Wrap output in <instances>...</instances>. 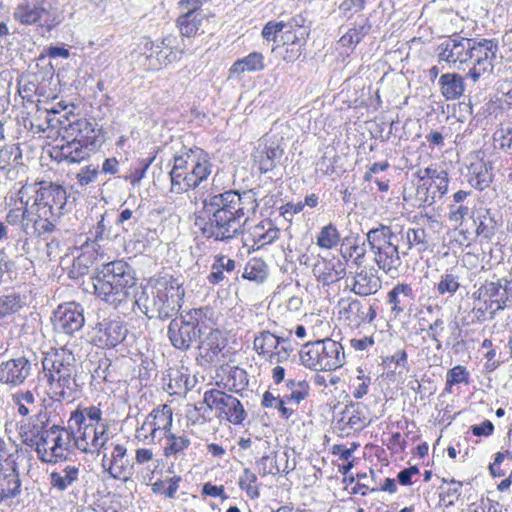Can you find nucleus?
<instances>
[{"mask_svg": "<svg viewBox=\"0 0 512 512\" xmlns=\"http://www.w3.org/2000/svg\"><path fill=\"white\" fill-rule=\"evenodd\" d=\"M473 39L449 38L439 46V60L449 65L468 64Z\"/></svg>", "mask_w": 512, "mask_h": 512, "instance_id": "18", "label": "nucleus"}, {"mask_svg": "<svg viewBox=\"0 0 512 512\" xmlns=\"http://www.w3.org/2000/svg\"><path fill=\"white\" fill-rule=\"evenodd\" d=\"M83 312V308L75 302L59 305L52 319L54 329L69 335L79 331L85 322Z\"/></svg>", "mask_w": 512, "mask_h": 512, "instance_id": "17", "label": "nucleus"}, {"mask_svg": "<svg viewBox=\"0 0 512 512\" xmlns=\"http://www.w3.org/2000/svg\"><path fill=\"white\" fill-rule=\"evenodd\" d=\"M180 477H172L168 481L158 480L151 486L152 491L157 494H164L168 498H174L179 488Z\"/></svg>", "mask_w": 512, "mask_h": 512, "instance_id": "56", "label": "nucleus"}, {"mask_svg": "<svg viewBox=\"0 0 512 512\" xmlns=\"http://www.w3.org/2000/svg\"><path fill=\"white\" fill-rule=\"evenodd\" d=\"M371 23L368 18H361L356 21L352 28H350L339 39V44L342 47L353 48L370 32Z\"/></svg>", "mask_w": 512, "mask_h": 512, "instance_id": "41", "label": "nucleus"}, {"mask_svg": "<svg viewBox=\"0 0 512 512\" xmlns=\"http://www.w3.org/2000/svg\"><path fill=\"white\" fill-rule=\"evenodd\" d=\"M459 276L453 269L445 271L441 274L439 282L436 285V290L439 295H453L459 289Z\"/></svg>", "mask_w": 512, "mask_h": 512, "instance_id": "50", "label": "nucleus"}, {"mask_svg": "<svg viewBox=\"0 0 512 512\" xmlns=\"http://www.w3.org/2000/svg\"><path fill=\"white\" fill-rule=\"evenodd\" d=\"M394 237L395 246L400 251V257L408 255L409 251L413 250L409 243H407L406 232L403 229L400 231H393L391 229V238Z\"/></svg>", "mask_w": 512, "mask_h": 512, "instance_id": "64", "label": "nucleus"}, {"mask_svg": "<svg viewBox=\"0 0 512 512\" xmlns=\"http://www.w3.org/2000/svg\"><path fill=\"white\" fill-rule=\"evenodd\" d=\"M20 492L21 481L15 470L8 474H0V503L15 498Z\"/></svg>", "mask_w": 512, "mask_h": 512, "instance_id": "43", "label": "nucleus"}, {"mask_svg": "<svg viewBox=\"0 0 512 512\" xmlns=\"http://www.w3.org/2000/svg\"><path fill=\"white\" fill-rule=\"evenodd\" d=\"M286 34H288L286 44L291 41V47L286 48L283 55V60L286 62H294L301 55L300 45L296 42L297 37L292 33V31L288 30Z\"/></svg>", "mask_w": 512, "mask_h": 512, "instance_id": "61", "label": "nucleus"}, {"mask_svg": "<svg viewBox=\"0 0 512 512\" xmlns=\"http://www.w3.org/2000/svg\"><path fill=\"white\" fill-rule=\"evenodd\" d=\"M441 93L446 100H455L465 90L463 77L457 73H446L439 78Z\"/></svg>", "mask_w": 512, "mask_h": 512, "instance_id": "37", "label": "nucleus"}, {"mask_svg": "<svg viewBox=\"0 0 512 512\" xmlns=\"http://www.w3.org/2000/svg\"><path fill=\"white\" fill-rule=\"evenodd\" d=\"M203 402L210 410H215L216 416L232 424H242L247 417L241 402L233 395L221 390L211 389L204 393Z\"/></svg>", "mask_w": 512, "mask_h": 512, "instance_id": "14", "label": "nucleus"}, {"mask_svg": "<svg viewBox=\"0 0 512 512\" xmlns=\"http://www.w3.org/2000/svg\"><path fill=\"white\" fill-rule=\"evenodd\" d=\"M12 402L17 406V412L23 417H27L36 409V399L32 391H17L11 396Z\"/></svg>", "mask_w": 512, "mask_h": 512, "instance_id": "48", "label": "nucleus"}, {"mask_svg": "<svg viewBox=\"0 0 512 512\" xmlns=\"http://www.w3.org/2000/svg\"><path fill=\"white\" fill-rule=\"evenodd\" d=\"M169 382L167 384L168 391L170 394H180L187 391L188 388V376L182 374L178 370H172L169 374Z\"/></svg>", "mask_w": 512, "mask_h": 512, "instance_id": "55", "label": "nucleus"}, {"mask_svg": "<svg viewBox=\"0 0 512 512\" xmlns=\"http://www.w3.org/2000/svg\"><path fill=\"white\" fill-rule=\"evenodd\" d=\"M236 263L233 259L227 256H217L211 266V272L208 275V281L211 284H219L226 278V273H232L235 269Z\"/></svg>", "mask_w": 512, "mask_h": 512, "instance_id": "45", "label": "nucleus"}, {"mask_svg": "<svg viewBox=\"0 0 512 512\" xmlns=\"http://www.w3.org/2000/svg\"><path fill=\"white\" fill-rule=\"evenodd\" d=\"M75 362L73 353L65 348L51 349L45 354L42 366L50 399L61 402L74 396L77 388Z\"/></svg>", "mask_w": 512, "mask_h": 512, "instance_id": "4", "label": "nucleus"}, {"mask_svg": "<svg viewBox=\"0 0 512 512\" xmlns=\"http://www.w3.org/2000/svg\"><path fill=\"white\" fill-rule=\"evenodd\" d=\"M292 31V26L285 22L269 21L262 29L261 35L266 41H273L276 43L282 42L286 44L287 35L286 32Z\"/></svg>", "mask_w": 512, "mask_h": 512, "instance_id": "46", "label": "nucleus"}, {"mask_svg": "<svg viewBox=\"0 0 512 512\" xmlns=\"http://www.w3.org/2000/svg\"><path fill=\"white\" fill-rule=\"evenodd\" d=\"M497 52L498 45L493 40H473L469 54L468 64L470 68L467 77L476 83L481 78L489 76L493 72V62L496 59Z\"/></svg>", "mask_w": 512, "mask_h": 512, "instance_id": "13", "label": "nucleus"}, {"mask_svg": "<svg viewBox=\"0 0 512 512\" xmlns=\"http://www.w3.org/2000/svg\"><path fill=\"white\" fill-rule=\"evenodd\" d=\"M313 274L323 285H330L346 275V267L339 259L321 258L313 266Z\"/></svg>", "mask_w": 512, "mask_h": 512, "instance_id": "24", "label": "nucleus"}, {"mask_svg": "<svg viewBox=\"0 0 512 512\" xmlns=\"http://www.w3.org/2000/svg\"><path fill=\"white\" fill-rule=\"evenodd\" d=\"M71 430L62 431V433H58V435L54 438V444L50 447V457H46L44 462L46 463H55L58 459H63L66 457V453L69 451L71 443H74V430L70 426Z\"/></svg>", "mask_w": 512, "mask_h": 512, "instance_id": "38", "label": "nucleus"}, {"mask_svg": "<svg viewBox=\"0 0 512 512\" xmlns=\"http://www.w3.org/2000/svg\"><path fill=\"white\" fill-rule=\"evenodd\" d=\"M202 315L201 309H194L186 315L171 320L167 335L174 348L187 351L201 337L203 334L200 326Z\"/></svg>", "mask_w": 512, "mask_h": 512, "instance_id": "12", "label": "nucleus"}, {"mask_svg": "<svg viewBox=\"0 0 512 512\" xmlns=\"http://www.w3.org/2000/svg\"><path fill=\"white\" fill-rule=\"evenodd\" d=\"M253 347L259 356L271 364L288 360L293 351L288 339L276 336L268 330L261 331L254 338Z\"/></svg>", "mask_w": 512, "mask_h": 512, "instance_id": "15", "label": "nucleus"}, {"mask_svg": "<svg viewBox=\"0 0 512 512\" xmlns=\"http://www.w3.org/2000/svg\"><path fill=\"white\" fill-rule=\"evenodd\" d=\"M79 475V466L66 465L63 469L50 473L51 487L63 492L79 480Z\"/></svg>", "mask_w": 512, "mask_h": 512, "instance_id": "35", "label": "nucleus"}, {"mask_svg": "<svg viewBox=\"0 0 512 512\" xmlns=\"http://www.w3.org/2000/svg\"><path fill=\"white\" fill-rule=\"evenodd\" d=\"M174 37L167 36L162 39L161 43H154L146 37L139 40L135 53L138 54V60L145 70H159L163 66L177 61L183 55V51H174L171 44Z\"/></svg>", "mask_w": 512, "mask_h": 512, "instance_id": "11", "label": "nucleus"}, {"mask_svg": "<svg viewBox=\"0 0 512 512\" xmlns=\"http://www.w3.org/2000/svg\"><path fill=\"white\" fill-rule=\"evenodd\" d=\"M265 68L264 56L259 52H252L233 63L230 75H241L245 72H258Z\"/></svg>", "mask_w": 512, "mask_h": 512, "instance_id": "39", "label": "nucleus"}, {"mask_svg": "<svg viewBox=\"0 0 512 512\" xmlns=\"http://www.w3.org/2000/svg\"><path fill=\"white\" fill-rule=\"evenodd\" d=\"M365 0H344L339 5V11L344 17L350 18L361 12L365 7Z\"/></svg>", "mask_w": 512, "mask_h": 512, "instance_id": "60", "label": "nucleus"}, {"mask_svg": "<svg viewBox=\"0 0 512 512\" xmlns=\"http://www.w3.org/2000/svg\"><path fill=\"white\" fill-rule=\"evenodd\" d=\"M31 370L32 364L24 356L3 361L0 364V383L12 387L19 386L25 382Z\"/></svg>", "mask_w": 512, "mask_h": 512, "instance_id": "19", "label": "nucleus"}, {"mask_svg": "<svg viewBox=\"0 0 512 512\" xmlns=\"http://www.w3.org/2000/svg\"><path fill=\"white\" fill-rule=\"evenodd\" d=\"M49 15L45 0H20L13 11V18L22 25H38Z\"/></svg>", "mask_w": 512, "mask_h": 512, "instance_id": "22", "label": "nucleus"}, {"mask_svg": "<svg viewBox=\"0 0 512 512\" xmlns=\"http://www.w3.org/2000/svg\"><path fill=\"white\" fill-rule=\"evenodd\" d=\"M478 300H483L485 303L490 301V304H496V308L492 312V316L496 310L503 309L508 301V293L506 286L502 284L501 280L486 281L475 293Z\"/></svg>", "mask_w": 512, "mask_h": 512, "instance_id": "27", "label": "nucleus"}, {"mask_svg": "<svg viewBox=\"0 0 512 512\" xmlns=\"http://www.w3.org/2000/svg\"><path fill=\"white\" fill-rule=\"evenodd\" d=\"M208 21L206 13H182L176 20L177 27L184 37H194L203 31L204 23Z\"/></svg>", "mask_w": 512, "mask_h": 512, "instance_id": "33", "label": "nucleus"}, {"mask_svg": "<svg viewBox=\"0 0 512 512\" xmlns=\"http://www.w3.org/2000/svg\"><path fill=\"white\" fill-rule=\"evenodd\" d=\"M444 331V321L442 318L435 319L428 327L427 334L431 340L435 343L436 348L440 350L442 348V342L440 337Z\"/></svg>", "mask_w": 512, "mask_h": 512, "instance_id": "62", "label": "nucleus"}, {"mask_svg": "<svg viewBox=\"0 0 512 512\" xmlns=\"http://www.w3.org/2000/svg\"><path fill=\"white\" fill-rule=\"evenodd\" d=\"M46 422L41 420L40 415L26 418L18 423L19 436L26 446L34 447L39 441H46Z\"/></svg>", "mask_w": 512, "mask_h": 512, "instance_id": "26", "label": "nucleus"}, {"mask_svg": "<svg viewBox=\"0 0 512 512\" xmlns=\"http://www.w3.org/2000/svg\"><path fill=\"white\" fill-rule=\"evenodd\" d=\"M257 207L255 194L250 190L210 194L202 200V210L195 219V225L206 238L229 241L244 232Z\"/></svg>", "mask_w": 512, "mask_h": 512, "instance_id": "1", "label": "nucleus"}, {"mask_svg": "<svg viewBox=\"0 0 512 512\" xmlns=\"http://www.w3.org/2000/svg\"><path fill=\"white\" fill-rule=\"evenodd\" d=\"M302 364L315 371H332L344 365L345 354L339 342L330 338L307 343L300 352Z\"/></svg>", "mask_w": 512, "mask_h": 512, "instance_id": "9", "label": "nucleus"}, {"mask_svg": "<svg viewBox=\"0 0 512 512\" xmlns=\"http://www.w3.org/2000/svg\"><path fill=\"white\" fill-rule=\"evenodd\" d=\"M468 171L469 183L480 191L489 187L493 181L492 164L483 158L476 157L470 162Z\"/></svg>", "mask_w": 512, "mask_h": 512, "instance_id": "30", "label": "nucleus"}, {"mask_svg": "<svg viewBox=\"0 0 512 512\" xmlns=\"http://www.w3.org/2000/svg\"><path fill=\"white\" fill-rule=\"evenodd\" d=\"M127 329L119 321L98 323L93 331V342L102 348H113L126 337Z\"/></svg>", "mask_w": 512, "mask_h": 512, "instance_id": "21", "label": "nucleus"}, {"mask_svg": "<svg viewBox=\"0 0 512 512\" xmlns=\"http://www.w3.org/2000/svg\"><path fill=\"white\" fill-rule=\"evenodd\" d=\"M185 295L183 284L173 276L156 279L151 295H144L136 303L149 319L167 320L179 312Z\"/></svg>", "mask_w": 512, "mask_h": 512, "instance_id": "5", "label": "nucleus"}, {"mask_svg": "<svg viewBox=\"0 0 512 512\" xmlns=\"http://www.w3.org/2000/svg\"><path fill=\"white\" fill-rule=\"evenodd\" d=\"M74 446L83 453H100L108 449L110 440L109 426H91L75 424Z\"/></svg>", "mask_w": 512, "mask_h": 512, "instance_id": "16", "label": "nucleus"}, {"mask_svg": "<svg viewBox=\"0 0 512 512\" xmlns=\"http://www.w3.org/2000/svg\"><path fill=\"white\" fill-rule=\"evenodd\" d=\"M287 387L290 390L289 394L284 395L290 405H299L301 401L305 400L309 395V384L306 381L289 380Z\"/></svg>", "mask_w": 512, "mask_h": 512, "instance_id": "51", "label": "nucleus"}, {"mask_svg": "<svg viewBox=\"0 0 512 512\" xmlns=\"http://www.w3.org/2000/svg\"><path fill=\"white\" fill-rule=\"evenodd\" d=\"M211 173L212 164L208 154L202 149H189L185 153L176 155L169 172L170 198L175 200V197L196 189Z\"/></svg>", "mask_w": 512, "mask_h": 512, "instance_id": "2", "label": "nucleus"}, {"mask_svg": "<svg viewBox=\"0 0 512 512\" xmlns=\"http://www.w3.org/2000/svg\"><path fill=\"white\" fill-rule=\"evenodd\" d=\"M257 476L250 469L245 468L239 479V486L245 490L247 495L254 499L259 496L258 487L256 486Z\"/></svg>", "mask_w": 512, "mask_h": 512, "instance_id": "57", "label": "nucleus"}, {"mask_svg": "<svg viewBox=\"0 0 512 512\" xmlns=\"http://www.w3.org/2000/svg\"><path fill=\"white\" fill-rule=\"evenodd\" d=\"M211 173L212 164L208 154L202 149H189L185 153L176 155L169 172L170 198L175 200V197L196 189Z\"/></svg>", "mask_w": 512, "mask_h": 512, "instance_id": "3", "label": "nucleus"}, {"mask_svg": "<svg viewBox=\"0 0 512 512\" xmlns=\"http://www.w3.org/2000/svg\"><path fill=\"white\" fill-rule=\"evenodd\" d=\"M250 235L254 244H259L258 248L269 245L279 238L280 230L271 220L265 219L253 226Z\"/></svg>", "mask_w": 512, "mask_h": 512, "instance_id": "36", "label": "nucleus"}, {"mask_svg": "<svg viewBox=\"0 0 512 512\" xmlns=\"http://www.w3.org/2000/svg\"><path fill=\"white\" fill-rule=\"evenodd\" d=\"M25 299L20 293L9 291L0 295V320L17 313L24 305Z\"/></svg>", "mask_w": 512, "mask_h": 512, "instance_id": "44", "label": "nucleus"}, {"mask_svg": "<svg viewBox=\"0 0 512 512\" xmlns=\"http://www.w3.org/2000/svg\"><path fill=\"white\" fill-rule=\"evenodd\" d=\"M135 437L140 442L148 445L160 442L159 436H157L150 421L146 418L142 425L136 429Z\"/></svg>", "mask_w": 512, "mask_h": 512, "instance_id": "58", "label": "nucleus"}, {"mask_svg": "<svg viewBox=\"0 0 512 512\" xmlns=\"http://www.w3.org/2000/svg\"><path fill=\"white\" fill-rule=\"evenodd\" d=\"M263 148L255 156V162L258 164L262 173H267L276 166V163L283 155V149L277 141L271 140L268 137L262 139Z\"/></svg>", "mask_w": 512, "mask_h": 512, "instance_id": "29", "label": "nucleus"}, {"mask_svg": "<svg viewBox=\"0 0 512 512\" xmlns=\"http://www.w3.org/2000/svg\"><path fill=\"white\" fill-rule=\"evenodd\" d=\"M112 450L105 452L102 456V467L114 479L126 477V472L130 469V461L127 457V448L124 444L111 442L108 444Z\"/></svg>", "mask_w": 512, "mask_h": 512, "instance_id": "20", "label": "nucleus"}, {"mask_svg": "<svg viewBox=\"0 0 512 512\" xmlns=\"http://www.w3.org/2000/svg\"><path fill=\"white\" fill-rule=\"evenodd\" d=\"M366 240L379 269L386 273L398 271L402 265V259L400 251L395 246L394 237L391 238V227L380 225L369 230Z\"/></svg>", "mask_w": 512, "mask_h": 512, "instance_id": "10", "label": "nucleus"}, {"mask_svg": "<svg viewBox=\"0 0 512 512\" xmlns=\"http://www.w3.org/2000/svg\"><path fill=\"white\" fill-rule=\"evenodd\" d=\"M406 232L407 243L410 244L412 249H415L418 253H422L428 248L427 234L422 228H408L404 230Z\"/></svg>", "mask_w": 512, "mask_h": 512, "instance_id": "53", "label": "nucleus"}, {"mask_svg": "<svg viewBox=\"0 0 512 512\" xmlns=\"http://www.w3.org/2000/svg\"><path fill=\"white\" fill-rule=\"evenodd\" d=\"M340 253L346 262L351 261L357 268H361L366 262L365 242L362 241V243H360L358 236L345 237Z\"/></svg>", "mask_w": 512, "mask_h": 512, "instance_id": "31", "label": "nucleus"}, {"mask_svg": "<svg viewBox=\"0 0 512 512\" xmlns=\"http://www.w3.org/2000/svg\"><path fill=\"white\" fill-rule=\"evenodd\" d=\"M370 423L367 408L361 404L347 405L337 421L338 429L348 435L351 431H360Z\"/></svg>", "mask_w": 512, "mask_h": 512, "instance_id": "23", "label": "nucleus"}, {"mask_svg": "<svg viewBox=\"0 0 512 512\" xmlns=\"http://www.w3.org/2000/svg\"><path fill=\"white\" fill-rule=\"evenodd\" d=\"M33 195V203L31 207L34 211V225L42 233H50L55 228L56 219L62 214V210L66 204V191L59 185H46L36 188L34 185L22 186L17 198L23 202V198Z\"/></svg>", "mask_w": 512, "mask_h": 512, "instance_id": "6", "label": "nucleus"}, {"mask_svg": "<svg viewBox=\"0 0 512 512\" xmlns=\"http://www.w3.org/2000/svg\"><path fill=\"white\" fill-rule=\"evenodd\" d=\"M268 276V266L260 258L251 259L245 266L243 278L254 281L256 283H263Z\"/></svg>", "mask_w": 512, "mask_h": 512, "instance_id": "47", "label": "nucleus"}, {"mask_svg": "<svg viewBox=\"0 0 512 512\" xmlns=\"http://www.w3.org/2000/svg\"><path fill=\"white\" fill-rule=\"evenodd\" d=\"M340 313L353 321L354 315L363 312V304L359 300L342 299L339 301Z\"/></svg>", "mask_w": 512, "mask_h": 512, "instance_id": "59", "label": "nucleus"}, {"mask_svg": "<svg viewBox=\"0 0 512 512\" xmlns=\"http://www.w3.org/2000/svg\"><path fill=\"white\" fill-rule=\"evenodd\" d=\"M69 423L86 424L91 426H108L102 417V411L96 406L77 409L71 413Z\"/></svg>", "mask_w": 512, "mask_h": 512, "instance_id": "40", "label": "nucleus"}, {"mask_svg": "<svg viewBox=\"0 0 512 512\" xmlns=\"http://www.w3.org/2000/svg\"><path fill=\"white\" fill-rule=\"evenodd\" d=\"M64 143L54 150L56 158L69 163H79L87 159L96 147L97 131L88 119H77L69 123L63 136Z\"/></svg>", "mask_w": 512, "mask_h": 512, "instance_id": "8", "label": "nucleus"}, {"mask_svg": "<svg viewBox=\"0 0 512 512\" xmlns=\"http://www.w3.org/2000/svg\"><path fill=\"white\" fill-rule=\"evenodd\" d=\"M316 240V244L320 248L331 250L339 244L341 236L336 226L332 223H329L320 229Z\"/></svg>", "mask_w": 512, "mask_h": 512, "instance_id": "49", "label": "nucleus"}, {"mask_svg": "<svg viewBox=\"0 0 512 512\" xmlns=\"http://www.w3.org/2000/svg\"><path fill=\"white\" fill-rule=\"evenodd\" d=\"M21 159L20 149L14 145L5 146L0 150V177L12 178L15 167Z\"/></svg>", "mask_w": 512, "mask_h": 512, "instance_id": "42", "label": "nucleus"}, {"mask_svg": "<svg viewBox=\"0 0 512 512\" xmlns=\"http://www.w3.org/2000/svg\"><path fill=\"white\" fill-rule=\"evenodd\" d=\"M225 347L222 335L218 330H211L199 345V354L206 362L212 363Z\"/></svg>", "mask_w": 512, "mask_h": 512, "instance_id": "34", "label": "nucleus"}, {"mask_svg": "<svg viewBox=\"0 0 512 512\" xmlns=\"http://www.w3.org/2000/svg\"><path fill=\"white\" fill-rule=\"evenodd\" d=\"M92 280L95 294L115 307L131 297L136 284L131 267L124 261L103 265Z\"/></svg>", "mask_w": 512, "mask_h": 512, "instance_id": "7", "label": "nucleus"}, {"mask_svg": "<svg viewBox=\"0 0 512 512\" xmlns=\"http://www.w3.org/2000/svg\"><path fill=\"white\" fill-rule=\"evenodd\" d=\"M469 384V372L462 365H456L446 373L445 390L451 392L452 386L456 384Z\"/></svg>", "mask_w": 512, "mask_h": 512, "instance_id": "54", "label": "nucleus"}, {"mask_svg": "<svg viewBox=\"0 0 512 512\" xmlns=\"http://www.w3.org/2000/svg\"><path fill=\"white\" fill-rule=\"evenodd\" d=\"M24 206L17 207L9 210L6 214L5 221L10 225H21L23 232L26 234H42L38 228V226L34 225L35 215L34 211L29 203V198L25 200L23 198V202H21Z\"/></svg>", "mask_w": 512, "mask_h": 512, "instance_id": "25", "label": "nucleus"}, {"mask_svg": "<svg viewBox=\"0 0 512 512\" xmlns=\"http://www.w3.org/2000/svg\"><path fill=\"white\" fill-rule=\"evenodd\" d=\"M461 487H462V483L461 482H457V481L452 480L448 484L447 488L442 491V494H441L442 500L447 505L454 504V502L460 496V489H461Z\"/></svg>", "mask_w": 512, "mask_h": 512, "instance_id": "63", "label": "nucleus"}, {"mask_svg": "<svg viewBox=\"0 0 512 512\" xmlns=\"http://www.w3.org/2000/svg\"><path fill=\"white\" fill-rule=\"evenodd\" d=\"M166 437L168 442L164 448V453L167 457L183 452L191 444L190 439L184 435H175L173 433H169L166 435Z\"/></svg>", "mask_w": 512, "mask_h": 512, "instance_id": "52", "label": "nucleus"}, {"mask_svg": "<svg viewBox=\"0 0 512 512\" xmlns=\"http://www.w3.org/2000/svg\"><path fill=\"white\" fill-rule=\"evenodd\" d=\"M353 278L352 291L361 296L376 293L381 288V280L373 268H358Z\"/></svg>", "mask_w": 512, "mask_h": 512, "instance_id": "28", "label": "nucleus"}, {"mask_svg": "<svg viewBox=\"0 0 512 512\" xmlns=\"http://www.w3.org/2000/svg\"><path fill=\"white\" fill-rule=\"evenodd\" d=\"M146 419L150 421L160 441L167 435L173 420V413L170 406L164 404L153 409L147 416Z\"/></svg>", "mask_w": 512, "mask_h": 512, "instance_id": "32", "label": "nucleus"}]
</instances>
